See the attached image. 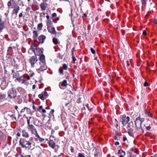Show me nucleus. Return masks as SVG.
I'll list each match as a JSON object with an SVG mask.
<instances>
[{"label":"nucleus","instance_id":"nucleus-1","mask_svg":"<svg viewBox=\"0 0 157 157\" xmlns=\"http://www.w3.org/2000/svg\"><path fill=\"white\" fill-rule=\"evenodd\" d=\"M33 142V138L31 137L29 140H27L26 139L21 138L19 140V145L21 148L27 149L29 146L31 147L32 142Z\"/></svg>","mask_w":157,"mask_h":157},{"label":"nucleus","instance_id":"nucleus-2","mask_svg":"<svg viewBox=\"0 0 157 157\" xmlns=\"http://www.w3.org/2000/svg\"><path fill=\"white\" fill-rule=\"evenodd\" d=\"M32 118L31 117H25V118H26L27 120V125L28 126L27 128L31 132L32 134H34L36 136L38 134L37 130L34 126L30 123V120Z\"/></svg>","mask_w":157,"mask_h":157},{"label":"nucleus","instance_id":"nucleus-3","mask_svg":"<svg viewBox=\"0 0 157 157\" xmlns=\"http://www.w3.org/2000/svg\"><path fill=\"white\" fill-rule=\"evenodd\" d=\"M17 91L16 88L12 87L10 89L8 92V96L10 99L15 98L17 96Z\"/></svg>","mask_w":157,"mask_h":157},{"label":"nucleus","instance_id":"nucleus-4","mask_svg":"<svg viewBox=\"0 0 157 157\" xmlns=\"http://www.w3.org/2000/svg\"><path fill=\"white\" fill-rule=\"evenodd\" d=\"M120 121L123 126H125L130 121V117L128 116L126 117V115H123L121 116Z\"/></svg>","mask_w":157,"mask_h":157},{"label":"nucleus","instance_id":"nucleus-5","mask_svg":"<svg viewBox=\"0 0 157 157\" xmlns=\"http://www.w3.org/2000/svg\"><path fill=\"white\" fill-rule=\"evenodd\" d=\"M38 61L36 56H32L29 59V62L31 63V66L32 67H34V65Z\"/></svg>","mask_w":157,"mask_h":157},{"label":"nucleus","instance_id":"nucleus-6","mask_svg":"<svg viewBox=\"0 0 157 157\" xmlns=\"http://www.w3.org/2000/svg\"><path fill=\"white\" fill-rule=\"evenodd\" d=\"M54 138V136H50L49 139L50 140L48 143L49 146L52 148H54L56 146V143L53 140H51L52 138Z\"/></svg>","mask_w":157,"mask_h":157},{"label":"nucleus","instance_id":"nucleus-7","mask_svg":"<svg viewBox=\"0 0 157 157\" xmlns=\"http://www.w3.org/2000/svg\"><path fill=\"white\" fill-rule=\"evenodd\" d=\"M134 122L135 123V126L136 129H140L141 130H143V128L141 126L142 124L140 123V121L137 120L136 119L134 121Z\"/></svg>","mask_w":157,"mask_h":157},{"label":"nucleus","instance_id":"nucleus-8","mask_svg":"<svg viewBox=\"0 0 157 157\" xmlns=\"http://www.w3.org/2000/svg\"><path fill=\"white\" fill-rule=\"evenodd\" d=\"M33 50L36 55H39L40 54H41L42 53V52L41 50V49L39 48H36L35 49L34 48L32 49Z\"/></svg>","mask_w":157,"mask_h":157},{"label":"nucleus","instance_id":"nucleus-9","mask_svg":"<svg viewBox=\"0 0 157 157\" xmlns=\"http://www.w3.org/2000/svg\"><path fill=\"white\" fill-rule=\"evenodd\" d=\"M46 37L44 35H41L38 38L39 43L42 44L44 42V40L46 39Z\"/></svg>","mask_w":157,"mask_h":157},{"label":"nucleus","instance_id":"nucleus-10","mask_svg":"<svg viewBox=\"0 0 157 157\" xmlns=\"http://www.w3.org/2000/svg\"><path fill=\"white\" fill-rule=\"evenodd\" d=\"M127 126V128H128V130L129 131H133V129L131 127H133V123L132 121H131L129 122H128Z\"/></svg>","mask_w":157,"mask_h":157},{"label":"nucleus","instance_id":"nucleus-11","mask_svg":"<svg viewBox=\"0 0 157 157\" xmlns=\"http://www.w3.org/2000/svg\"><path fill=\"white\" fill-rule=\"evenodd\" d=\"M22 136L23 137L28 138L29 137V135L28 132L26 131L25 130H22Z\"/></svg>","mask_w":157,"mask_h":157},{"label":"nucleus","instance_id":"nucleus-12","mask_svg":"<svg viewBox=\"0 0 157 157\" xmlns=\"http://www.w3.org/2000/svg\"><path fill=\"white\" fill-rule=\"evenodd\" d=\"M41 10L42 11L45 10L47 7V4L44 2L41 3L40 5Z\"/></svg>","mask_w":157,"mask_h":157},{"label":"nucleus","instance_id":"nucleus-13","mask_svg":"<svg viewBox=\"0 0 157 157\" xmlns=\"http://www.w3.org/2000/svg\"><path fill=\"white\" fill-rule=\"evenodd\" d=\"M47 68V67L46 65V63H42V64L41 65V66L38 69V70L40 71H43L45 70H46Z\"/></svg>","mask_w":157,"mask_h":157},{"label":"nucleus","instance_id":"nucleus-14","mask_svg":"<svg viewBox=\"0 0 157 157\" xmlns=\"http://www.w3.org/2000/svg\"><path fill=\"white\" fill-rule=\"evenodd\" d=\"M48 31L50 33L55 34H56V31L55 28L54 27H53L51 28L48 27Z\"/></svg>","mask_w":157,"mask_h":157},{"label":"nucleus","instance_id":"nucleus-15","mask_svg":"<svg viewBox=\"0 0 157 157\" xmlns=\"http://www.w3.org/2000/svg\"><path fill=\"white\" fill-rule=\"evenodd\" d=\"M20 7L18 6H16L15 7H14V9H13V11L12 12V13L13 14L15 13L16 15L17 14L19 11L20 10Z\"/></svg>","mask_w":157,"mask_h":157},{"label":"nucleus","instance_id":"nucleus-16","mask_svg":"<svg viewBox=\"0 0 157 157\" xmlns=\"http://www.w3.org/2000/svg\"><path fill=\"white\" fill-rule=\"evenodd\" d=\"M39 59L42 63H45V56L44 55H41L40 56Z\"/></svg>","mask_w":157,"mask_h":157},{"label":"nucleus","instance_id":"nucleus-17","mask_svg":"<svg viewBox=\"0 0 157 157\" xmlns=\"http://www.w3.org/2000/svg\"><path fill=\"white\" fill-rule=\"evenodd\" d=\"M8 85V83L2 82L1 84V87L2 90H4Z\"/></svg>","mask_w":157,"mask_h":157},{"label":"nucleus","instance_id":"nucleus-18","mask_svg":"<svg viewBox=\"0 0 157 157\" xmlns=\"http://www.w3.org/2000/svg\"><path fill=\"white\" fill-rule=\"evenodd\" d=\"M33 38L34 41H36V38L38 36V34L36 31H33Z\"/></svg>","mask_w":157,"mask_h":157},{"label":"nucleus","instance_id":"nucleus-19","mask_svg":"<svg viewBox=\"0 0 157 157\" xmlns=\"http://www.w3.org/2000/svg\"><path fill=\"white\" fill-rule=\"evenodd\" d=\"M133 151V149H130L128 151V154L129 156V157H135L136 156V155H135V154H132V152Z\"/></svg>","mask_w":157,"mask_h":157},{"label":"nucleus","instance_id":"nucleus-20","mask_svg":"<svg viewBox=\"0 0 157 157\" xmlns=\"http://www.w3.org/2000/svg\"><path fill=\"white\" fill-rule=\"evenodd\" d=\"M20 76V74L18 71H17L15 72V73H14V74H13L12 77L13 78H16V79L17 78H18Z\"/></svg>","mask_w":157,"mask_h":157},{"label":"nucleus","instance_id":"nucleus-21","mask_svg":"<svg viewBox=\"0 0 157 157\" xmlns=\"http://www.w3.org/2000/svg\"><path fill=\"white\" fill-rule=\"evenodd\" d=\"M6 95L3 93L0 92V100H4L5 99Z\"/></svg>","mask_w":157,"mask_h":157},{"label":"nucleus","instance_id":"nucleus-22","mask_svg":"<svg viewBox=\"0 0 157 157\" xmlns=\"http://www.w3.org/2000/svg\"><path fill=\"white\" fill-rule=\"evenodd\" d=\"M136 119L137 120L140 121V122L141 124H142V122L144 121V118H141L140 116L136 117Z\"/></svg>","mask_w":157,"mask_h":157},{"label":"nucleus","instance_id":"nucleus-23","mask_svg":"<svg viewBox=\"0 0 157 157\" xmlns=\"http://www.w3.org/2000/svg\"><path fill=\"white\" fill-rule=\"evenodd\" d=\"M4 28V22H0V33L1 32L2 30Z\"/></svg>","mask_w":157,"mask_h":157},{"label":"nucleus","instance_id":"nucleus-24","mask_svg":"<svg viewBox=\"0 0 157 157\" xmlns=\"http://www.w3.org/2000/svg\"><path fill=\"white\" fill-rule=\"evenodd\" d=\"M24 79V77L23 76H19L18 78H17L16 80H17L19 82H21V81H22Z\"/></svg>","mask_w":157,"mask_h":157},{"label":"nucleus","instance_id":"nucleus-25","mask_svg":"<svg viewBox=\"0 0 157 157\" xmlns=\"http://www.w3.org/2000/svg\"><path fill=\"white\" fill-rule=\"evenodd\" d=\"M36 136L37 138L39 140L40 142H43L44 140V138H41L40 137L38 134Z\"/></svg>","mask_w":157,"mask_h":157},{"label":"nucleus","instance_id":"nucleus-26","mask_svg":"<svg viewBox=\"0 0 157 157\" xmlns=\"http://www.w3.org/2000/svg\"><path fill=\"white\" fill-rule=\"evenodd\" d=\"M52 41L53 43L55 44H57L59 43L57 39L55 37L53 38Z\"/></svg>","mask_w":157,"mask_h":157},{"label":"nucleus","instance_id":"nucleus-27","mask_svg":"<svg viewBox=\"0 0 157 157\" xmlns=\"http://www.w3.org/2000/svg\"><path fill=\"white\" fill-rule=\"evenodd\" d=\"M61 85L62 86H66L67 85V80H64L62 82Z\"/></svg>","mask_w":157,"mask_h":157},{"label":"nucleus","instance_id":"nucleus-28","mask_svg":"<svg viewBox=\"0 0 157 157\" xmlns=\"http://www.w3.org/2000/svg\"><path fill=\"white\" fill-rule=\"evenodd\" d=\"M8 79L6 77V76H4L2 78V82H6V83H8Z\"/></svg>","mask_w":157,"mask_h":157},{"label":"nucleus","instance_id":"nucleus-29","mask_svg":"<svg viewBox=\"0 0 157 157\" xmlns=\"http://www.w3.org/2000/svg\"><path fill=\"white\" fill-rule=\"evenodd\" d=\"M8 116H10L11 118H12V119L14 118L15 120L17 121L16 118L15 117V114H8Z\"/></svg>","mask_w":157,"mask_h":157},{"label":"nucleus","instance_id":"nucleus-30","mask_svg":"<svg viewBox=\"0 0 157 157\" xmlns=\"http://www.w3.org/2000/svg\"><path fill=\"white\" fill-rule=\"evenodd\" d=\"M95 149V151L94 152V155L95 157H98L99 155V153L97 151V149L95 147H94Z\"/></svg>","mask_w":157,"mask_h":157},{"label":"nucleus","instance_id":"nucleus-31","mask_svg":"<svg viewBox=\"0 0 157 157\" xmlns=\"http://www.w3.org/2000/svg\"><path fill=\"white\" fill-rule=\"evenodd\" d=\"M43 27V24L42 23L39 24L37 25V29L40 30H41Z\"/></svg>","mask_w":157,"mask_h":157},{"label":"nucleus","instance_id":"nucleus-32","mask_svg":"<svg viewBox=\"0 0 157 157\" xmlns=\"http://www.w3.org/2000/svg\"><path fill=\"white\" fill-rule=\"evenodd\" d=\"M144 113L145 114L147 115L149 117H151V116L150 113L146 109L145 110H144Z\"/></svg>","mask_w":157,"mask_h":157},{"label":"nucleus","instance_id":"nucleus-33","mask_svg":"<svg viewBox=\"0 0 157 157\" xmlns=\"http://www.w3.org/2000/svg\"><path fill=\"white\" fill-rule=\"evenodd\" d=\"M38 97L39 98L43 100L44 99V95L43 94V93H42L41 94H40L38 95Z\"/></svg>","mask_w":157,"mask_h":157},{"label":"nucleus","instance_id":"nucleus-34","mask_svg":"<svg viewBox=\"0 0 157 157\" xmlns=\"http://www.w3.org/2000/svg\"><path fill=\"white\" fill-rule=\"evenodd\" d=\"M86 107L87 109L89 110H90L91 109H92V107L91 106V105H89V104H87L86 105Z\"/></svg>","mask_w":157,"mask_h":157},{"label":"nucleus","instance_id":"nucleus-35","mask_svg":"<svg viewBox=\"0 0 157 157\" xmlns=\"http://www.w3.org/2000/svg\"><path fill=\"white\" fill-rule=\"evenodd\" d=\"M122 153H124V155H125V152L123 150H121V151L120 150H118V154H121Z\"/></svg>","mask_w":157,"mask_h":157},{"label":"nucleus","instance_id":"nucleus-36","mask_svg":"<svg viewBox=\"0 0 157 157\" xmlns=\"http://www.w3.org/2000/svg\"><path fill=\"white\" fill-rule=\"evenodd\" d=\"M63 69L66 70L67 69V66L65 64H63Z\"/></svg>","mask_w":157,"mask_h":157},{"label":"nucleus","instance_id":"nucleus-37","mask_svg":"<svg viewBox=\"0 0 157 157\" xmlns=\"http://www.w3.org/2000/svg\"><path fill=\"white\" fill-rule=\"evenodd\" d=\"M22 83L24 84H25L27 86L29 84V83L27 82L25 80H24V79L22 81Z\"/></svg>","mask_w":157,"mask_h":157},{"label":"nucleus","instance_id":"nucleus-38","mask_svg":"<svg viewBox=\"0 0 157 157\" xmlns=\"http://www.w3.org/2000/svg\"><path fill=\"white\" fill-rule=\"evenodd\" d=\"M78 157H85V156L83 155V154L81 153H78Z\"/></svg>","mask_w":157,"mask_h":157},{"label":"nucleus","instance_id":"nucleus-39","mask_svg":"<svg viewBox=\"0 0 157 157\" xmlns=\"http://www.w3.org/2000/svg\"><path fill=\"white\" fill-rule=\"evenodd\" d=\"M28 108L26 107H24L23 109H22L20 111L21 113L24 112L25 111V109L27 110Z\"/></svg>","mask_w":157,"mask_h":157},{"label":"nucleus","instance_id":"nucleus-40","mask_svg":"<svg viewBox=\"0 0 157 157\" xmlns=\"http://www.w3.org/2000/svg\"><path fill=\"white\" fill-rule=\"evenodd\" d=\"M59 73L60 74H63V69L61 68V67H60L59 69Z\"/></svg>","mask_w":157,"mask_h":157},{"label":"nucleus","instance_id":"nucleus-41","mask_svg":"<svg viewBox=\"0 0 157 157\" xmlns=\"http://www.w3.org/2000/svg\"><path fill=\"white\" fill-rule=\"evenodd\" d=\"M43 106L42 105L40 106L39 108L37 109V111H39L40 112H41V110L43 109Z\"/></svg>","mask_w":157,"mask_h":157},{"label":"nucleus","instance_id":"nucleus-42","mask_svg":"<svg viewBox=\"0 0 157 157\" xmlns=\"http://www.w3.org/2000/svg\"><path fill=\"white\" fill-rule=\"evenodd\" d=\"M7 5L9 8H10L11 6V0L9 1L7 3Z\"/></svg>","mask_w":157,"mask_h":157},{"label":"nucleus","instance_id":"nucleus-43","mask_svg":"<svg viewBox=\"0 0 157 157\" xmlns=\"http://www.w3.org/2000/svg\"><path fill=\"white\" fill-rule=\"evenodd\" d=\"M42 93H43V94L44 97L47 96L48 93L44 91Z\"/></svg>","mask_w":157,"mask_h":157},{"label":"nucleus","instance_id":"nucleus-44","mask_svg":"<svg viewBox=\"0 0 157 157\" xmlns=\"http://www.w3.org/2000/svg\"><path fill=\"white\" fill-rule=\"evenodd\" d=\"M90 50L91 52L93 54H94L95 53V51L93 48H90Z\"/></svg>","mask_w":157,"mask_h":157},{"label":"nucleus","instance_id":"nucleus-45","mask_svg":"<svg viewBox=\"0 0 157 157\" xmlns=\"http://www.w3.org/2000/svg\"><path fill=\"white\" fill-rule=\"evenodd\" d=\"M81 97H79L78 98V99L77 100V102L78 103H79L80 102H82V101L81 100Z\"/></svg>","mask_w":157,"mask_h":157},{"label":"nucleus","instance_id":"nucleus-46","mask_svg":"<svg viewBox=\"0 0 157 157\" xmlns=\"http://www.w3.org/2000/svg\"><path fill=\"white\" fill-rule=\"evenodd\" d=\"M133 151H133V152H134V153L135 154V155H136L138 153V151L136 150H134L133 149Z\"/></svg>","mask_w":157,"mask_h":157},{"label":"nucleus","instance_id":"nucleus-47","mask_svg":"<svg viewBox=\"0 0 157 157\" xmlns=\"http://www.w3.org/2000/svg\"><path fill=\"white\" fill-rule=\"evenodd\" d=\"M72 58L73 61V62H75L76 61V59L75 57L74 56H72Z\"/></svg>","mask_w":157,"mask_h":157},{"label":"nucleus","instance_id":"nucleus-48","mask_svg":"<svg viewBox=\"0 0 157 157\" xmlns=\"http://www.w3.org/2000/svg\"><path fill=\"white\" fill-rule=\"evenodd\" d=\"M131 132V131H129L128 132V134L130 136H133V134Z\"/></svg>","mask_w":157,"mask_h":157},{"label":"nucleus","instance_id":"nucleus-49","mask_svg":"<svg viewBox=\"0 0 157 157\" xmlns=\"http://www.w3.org/2000/svg\"><path fill=\"white\" fill-rule=\"evenodd\" d=\"M57 16V14L56 13H54L52 14V17H55Z\"/></svg>","mask_w":157,"mask_h":157},{"label":"nucleus","instance_id":"nucleus-50","mask_svg":"<svg viewBox=\"0 0 157 157\" xmlns=\"http://www.w3.org/2000/svg\"><path fill=\"white\" fill-rule=\"evenodd\" d=\"M19 156L20 157H31V156L30 155H27V156H24L22 155V154H20L19 155Z\"/></svg>","mask_w":157,"mask_h":157},{"label":"nucleus","instance_id":"nucleus-51","mask_svg":"<svg viewBox=\"0 0 157 157\" xmlns=\"http://www.w3.org/2000/svg\"><path fill=\"white\" fill-rule=\"evenodd\" d=\"M141 2L142 4H146V1L144 0H141Z\"/></svg>","mask_w":157,"mask_h":157},{"label":"nucleus","instance_id":"nucleus-52","mask_svg":"<svg viewBox=\"0 0 157 157\" xmlns=\"http://www.w3.org/2000/svg\"><path fill=\"white\" fill-rule=\"evenodd\" d=\"M46 13H40V17H44V15H45V14Z\"/></svg>","mask_w":157,"mask_h":157},{"label":"nucleus","instance_id":"nucleus-53","mask_svg":"<svg viewBox=\"0 0 157 157\" xmlns=\"http://www.w3.org/2000/svg\"><path fill=\"white\" fill-rule=\"evenodd\" d=\"M146 129L147 130H149L150 129L151 127L150 126H149L146 127Z\"/></svg>","mask_w":157,"mask_h":157},{"label":"nucleus","instance_id":"nucleus-54","mask_svg":"<svg viewBox=\"0 0 157 157\" xmlns=\"http://www.w3.org/2000/svg\"><path fill=\"white\" fill-rule=\"evenodd\" d=\"M148 86V84L146 82H145L144 84V86Z\"/></svg>","mask_w":157,"mask_h":157},{"label":"nucleus","instance_id":"nucleus-55","mask_svg":"<svg viewBox=\"0 0 157 157\" xmlns=\"http://www.w3.org/2000/svg\"><path fill=\"white\" fill-rule=\"evenodd\" d=\"M11 137L9 136L8 138V140L10 141V142L11 140Z\"/></svg>","mask_w":157,"mask_h":157},{"label":"nucleus","instance_id":"nucleus-56","mask_svg":"<svg viewBox=\"0 0 157 157\" xmlns=\"http://www.w3.org/2000/svg\"><path fill=\"white\" fill-rule=\"evenodd\" d=\"M54 112V110L53 109H52L51 111L50 112V113L52 114Z\"/></svg>","mask_w":157,"mask_h":157},{"label":"nucleus","instance_id":"nucleus-57","mask_svg":"<svg viewBox=\"0 0 157 157\" xmlns=\"http://www.w3.org/2000/svg\"><path fill=\"white\" fill-rule=\"evenodd\" d=\"M147 34V32H146V31L145 30H144L143 31V35H145Z\"/></svg>","mask_w":157,"mask_h":157},{"label":"nucleus","instance_id":"nucleus-58","mask_svg":"<svg viewBox=\"0 0 157 157\" xmlns=\"http://www.w3.org/2000/svg\"><path fill=\"white\" fill-rule=\"evenodd\" d=\"M127 140V138L125 137V136H124L123 137V140L124 141H125L126 140Z\"/></svg>","mask_w":157,"mask_h":157},{"label":"nucleus","instance_id":"nucleus-59","mask_svg":"<svg viewBox=\"0 0 157 157\" xmlns=\"http://www.w3.org/2000/svg\"><path fill=\"white\" fill-rule=\"evenodd\" d=\"M22 16H23V14H22V13H20L19 14V17L20 18V17H22Z\"/></svg>","mask_w":157,"mask_h":157},{"label":"nucleus","instance_id":"nucleus-60","mask_svg":"<svg viewBox=\"0 0 157 157\" xmlns=\"http://www.w3.org/2000/svg\"><path fill=\"white\" fill-rule=\"evenodd\" d=\"M154 22L155 24H157V19L155 18L154 19Z\"/></svg>","mask_w":157,"mask_h":157},{"label":"nucleus","instance_id":"nucleus-61","mask_svg":"<svg viewBox=\"0 0 157 157\" xmlns=\"http://www.w3.org/2000/svg\"><path fill=\"white\" fill-rule=\"evenodd\" d=\"M30 8L29 7H28L27 8L26 10V11H29L30 10Z\"/></svg>","mask_w":157,"mask_h":157},{"label":"nucleus","instance_id":"nucleus-62","mask_svg":"<svg viewBox=\"0 0 157 157\" xmlns=\"http://www.w3.org/2000/svg\"><path fill=\"white\" fill-rule=\"evenodd\" d=\"M119 143L118 142H116L115 143V145H119Z\"/></svg>","mask_w":157,"mask_h":157},{"label":"nucleus","instance_id":"nucleus-63","mask_svg":"<svg viewBox=\"0 0 157 157\" xmlns=\"http://www.w3.org/2000/svg\"><path fill=\"white\" fill-rule=\"evenodd\" d=\"M18 108V106H17V105H16L15 106V109L17 111L18 113H19V112H18V110H17Z\"/></svg>","mask_w":157,"mask_h":157},{"label":"nucleus","instance_id":"nucleus-64","mask_svg":"<svg viewBox=\"0 0 157 157\" xmlns=\"http://www.w3.org/2000/svg\"><path fill=\"white\" fill-rule=\"evenodd\" d=\"M42 112L43 113H45L46 112V110L44 109H42Z\"/></svg>","mask_w":157,"mask_h":157}]
</instances>
